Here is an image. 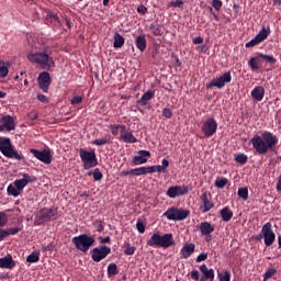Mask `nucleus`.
<instances>
[{"instance_id":"obj_51","label":"nucleus","mask_w":281,"mask_h":281,"mask_svg":"<svg viewBox=\"0 0 281 281\" xmlns=\"http://www.w3.org/2000/svg\"><path fill=\"white\" fill-rule=\"evenodd\" d=\"M69 103L71 105H78V104L82 103V97L81 95L71 97V100L69 101Z\"/></svg>"},{"instance_id":"obj_8","label":"nucleus","mask_w":281,"mask_h":281,"mask_svg":"<svg viewBox=\"0 0 281 281\" xmlns=\"http://www.w3.org/2000/svg\"><path fill=\"white\" fill-rule=\"evenodd\" d=\"M79 154L80 160L82 161V169L90 170L91 168L99 166V160L95 158V151L80 149Z\"/></svg>"},{"instance_id":"obj_47","label":"nucleus","mask_w":281,"mask_h":281,"mask_svg":"<svg viewBox=\"0 0 281 281\" xmlns=\"http://www.w3.org/2000/svg\"><path fill=\"white\" fill-rule=\"evenodd\" d=\"M109 143V139L106 138V136H104L101 139H95L92 142L93 146H104Z\"/></svg>"},{"instance_id":"obj_49","label":"nucleus","mask_w":281,"mask_h":281,"mask_svg":"<svg viewBox=\"0 0 281 281\" xmlns=\"http://www.w3.org/2000/svg\"><path fill=\"white\" fill-rule=\"evenodd\" d=\"M136 12L138 14H142V16L148 14V8H146L144 4H139L137 8H136Z\"/></svg>"},{"instance_id":"obj_7","label":"nucleus","mask_w":281,"mask_h":281,"mask_svg":"<svg viewBox=\"0 0 281 281\" xmlns=\"http://www.w3.org/2000/svg\"><path fill=\"white\" fill-rule=\"evenodd\" d=\"M277 59L272 55L258 54L255 57H251L249 60V65L251 69H260L263 65H274Z\"/></svg>"},{"instance_id":"obj_29","label":"nucleus","mask_w":281,"mask_h":281,"mask_svg":"<svg viewBox=\"0 0 281 281\" xmlns=\"http://www.w3.org/2000/svg\"><path fill=\"white\" fill-rule=\"evenodd\" d=\"M135 45L138 50L146 52V36L145 35H138L135 40Z\"/></svg>"},{"instance_id":"obj_31","label":"nucleus","mask_w":281,"mask_h":281,"mask_svg":"<svg viewBox=\"0 0 281 281\" xmlns=\"http://www.w3.org/2000/svg\"><path fill=\"white\" fill-rule=\"evenodd\" d=\"M121 140L125 144H136V136H133L131 132L121 133Z\"/></svg>"},{"instance_id":"obj_62","label":"nucleus","mask_w":281,"mask_h":281,"mask_svg":"<svg viewBox=\"0 0 281 281\" xmlns=\"http://www.w3.org/2000/svg\"><path fill=\"white\" fill-rule=\"evenodd\" d=\"M95 232L98 233L104 232V225L101 224V221H99V225L95 226Z\"/></svg>"},{"instance_id":"obj_18","label":"nucleus","mask_w":281,"mask_h":281,"mask_svg":"<svg viewBox=\"0 0 281 281\" xmlns=\"http://www.w3.org/2000/svg\"><path fill=\"white\" fill-rule=\"evenodd\" d=\"M147 158H149V151L139 150V156H134V158L131 159V164H134V166H140L147 164Z\"/></svg>"},{"instance_id":"obj_58","label":"nucleus","mask_w":281,"mask_h":281,"mask_svg":"<svg viewBox=\"0 0 281 281\" xmlns=\"http://www.w3.org/2000/svg\"><path fill=\"white\" fill-rule=\"evenodd\" d=\"M37 100L40 102H42V104H47L48 103V99L45 94H37Z\"/></svg>"},{"instance_id":"obj_6","label":"nucleus","mask_w":281,"mask_h":281,"mask_svg":"<svg viewBox=\"0 0 281 281\" xmlns=\"http://www.w3.org/2000/svg\"><path fill=\"white\" fill-rule=\"evenodd\" d=\"M94 243L95 238L86 234L77 237H71V244L75 245L77 251H82V254L88 252V250L90 249V247L93 246Z\"/></svg>"},{"instance_id":"obj_35","label":"nucleus","mask_w":281,"mask_h":281,"mask_svg":"<svg viewBox=\"0 0 281 281\" xmlns=\"http://www.w3.org/2000/svg\"><path fill=\"white\" fill-rule=\"evenodd\" d=\"M188 216H190V211L177 210V221L178 222L184 221L186 218H188Z\"/></svg>"},{"instance_id":"obj_2","label":"nucleus","mask_w":281,"mask_h":281,"mask_svg":"<svg viewBox=\"0 0 281 281\" xmlns=\"http://www.w3.org/2000/svg\"><path fill=\"white\" fill-rule=\"evenodd\" d=\"M27 58L30 63H35V65H38L41 69H45L46 71H49V69H52V67L55 65L54 58H52L49 54L45 52L34 53V50H32V53L27 55Z\"/></svg>"},{"instance_id":"obj_60","label":"nucleus","mask_w":281,"mask_h":281,"mask_svg":"<svg viewBox=\"0 0 281 281\" xmlns=\"http://www.w3.org/2000/svg\"><path fill=\"white\" fill-rule=\"evenodd\" d=\"M171 110H169L168 108H164V117L171 119Z\"/></svg>"},{"instance_id":"obj_9","label":"nucleus","mask_w":281,"mask_h":281,"mask_svg":"<svg viewBox=\"0 0 281 281\" xmlns=\"http://www.w3.org/2000/svg\"><path fill=\"white\" fill-rule=\"evenodd\" d=\"M271 227H272L271 223H266L265 225H262V228L260 229V234H257L261 238H265L266 247H271L274 241H279V236H276Z\"/></svg>"},{"instance_id":"obj_3","label":"nucleus","mask_w":281,"mask_h":281,"mask_svg":"<svg viewBox=\"0 0 281 281\" xmlns=\"http://www.w3.org/2000/svg\"><path fill=\"white\" fill-rule=\"evenodd\" d=\"M58 220V210L53 207H44L34 215V227L42 226L48 222Z\"/></svg>"},{"instance_id":"obj_37","label":"nucleus","mask_w":281,"mask_h":281,"mask_svg":"<svg viewBox=\"0 0 281 281\" xmlns=\"http://www.w3.org/2000/svg\"><path fill=\"white\" fill-rule=\"evenodd\" d=\"M229 183L226 178H217L214 180V187L217 189H225V186Z\"/></svg>"},{"instance_id":"obj_52","label":"nucleus","mask_w":281,"mask_h":281,"mask_svg":"<svg viewBox=\"0 0 281 281\" xmlns=\"http://www.w3.org/2000/svg\"><path fill=\"white\" fill-rule=\"evenodd\" d=\"M31 46L33 49H43V38L32 42Z\"/></svg>"},{"instance_id":"obj_11","label":"nucleus","mask_w":281,"mask_h":281,"mask_svg":"<svg viewBox=\"0 0 281 281\" xmlns=\"http://www.w3.org/2000/svg\"><path fill=\"white\" fill-rule=\"evenodd\" d=\"M231 80H232L231 71L225 72V74L221 75L220 77L212 79V81H209V83H206V89L207 90L223 89V88H225V85L231 83Z\"/></svg>"},{"instance_id":"obj_10","label":"nucleus","mask_w":281,"mask_h":281,"mask_svg":"<svg viewBox=\"0 0 281 281\" xmlns=\"http://www.w3.org/2000/svg\"><path fill=\"white\" fill-rule=\"evenodd\" d=\"M202 277L198 276V270L190 271V279L193 281H214V270L206 268V265H201L199 267Z\"/></svg>"},{"instance_id":"obj_36","label":"nucleus","mask_w":281,"mask_h":281,"mask_svg":"<svg viewBox=\"0 0 281 281\" xmlns=\"http://www.w3.org/2000/svg\"><path fill=\"white\" fill-rule=\"evenodd\" d=\"M276 276V268H268L266 273H262V281L271 280Z\"/></svg>"},{"instance_id":"obj_5","label":"nucleus","mask_w":281,"mask_h":281,"mask_svg":"<svg viewBox=\"0 0 281 281\" xmlns=\"http://www.w3.org/2000/svg\"><path fill=\"white\" fill-rule=\"evenodd\" d=\"M0 153L7 159H15L16 161L23 160V155L15 150V147H12L10 138L0 137Z\"/></svg>"},{"instance_id":"obj_28","label":"nucleus","mask_w":281,"mask_h":281,"mask_svg":"<svg viewBox=\"0 0 281 281\" xmlns=\"http://www.w3.org/2000/svg\"><path fill=\"white\" fill-rule=\"evenodd\" d=\"M220 217L223 218V222H231L233 218V211L229 207L225 206L223 210H220Z\"/></svg>"},{"instance_id":"obj_13","label":"nucleus","mask_w":281,"mask_h":281,"mask_svg":"<svg viewBox=\"0 0 281 281\" xmlns=\"http://www.w3.org/2000/svg\"><path fill=\"white\" fill-rule=\"evenodd\" d=\"M109 254H111V248L99 246L90 250V259H92L93 262H101V260H104Z\"/></svg>"},{"instance_id":"obj_43","label":"nucleus","mask_w":281,"mask_h":281,"mask_svg":"<svg viewBox=\"0 0 281 281\" xmlns=\"http://www.w3.org/2000/svg\"><path fill=\"white\" fill-rule=\"evenodd\" d=\"M135 252H136V247H133L130 244H125V250H123V254H125V256H133V254Z\"/></svg>"},{"instance_id":"obj_34","label":"nucleus","mask_w":281,"mask_h":281,"mask_svg":"<svg viewBox=\"0 0 281 281\" xmlns=\"http://www.w3.org/2000/svg\"><path fill=\"white\" fill-rule=\"evenodd\" d=\"M114 276H117V265L110 263V266H106V278H112Z\"/></svg>"},{"instance_id":"obj_24","label":"nucleus","mask_w":281,"mask_h":281,"mask_svg":"<svg viewBox=\"0 0 281 281\" xmlns=\"http://www.w3.org/2000/svg\"><path fill=\"white\" fill-rule=\"evenodd\" d=\"M250 95H252L255 101L260 102L262 101V97L266 95V89H263L261 86H257L255 89H252Z\"/></svg>"},{"instance_id":"obj_14","label":"nucleus","mask_w":281,"mask_h":281,"mask_svg":"<svg viewBox=\"0 0 281 281\" xmlns=\"http://www.w3.org/2000/svg\"><path fill=\"white\" fill-rule=\"evenodd\" d=\"M270 27L262 26L261 31L249 42L246 43V47H256V45H259V43H263L266 38H268V35L270 34Z\"/></svg>"},{"instance_id":"obj_63","label":"nucleus","mask_w":281,"mask_h":281,"mask_svg":"<svg viewBox=\"0 0 281 281\" xmlns=\"http://www.w3.org/2000/svg\"><path fill=\"white\" fill-rule=\"evenodd\" d=\"M277 191L281 192V172L279 173V178H278V181H277Z\"/></svg>"},{"instance_id":"obj_30","label":"nucleus","mask_w":281,"mask_h":281,"mask_svg":"<svg viewBox=\"0 0 281 281\" xmlns=\"http://www.w3.org/2000/svg\"><path fill=\"white\" fill-rule=\"evenodd\" d=\"M124 36H122L120 33L114 34V42H113V47L114 49H122L124 47Z\"/></svg>"},{"instance_id":"obj_50","label":"nucleus","mask_w":281,"mask_h":281,"mask_svg":"<svg viewBox=\"0 0 281 281\" xmlns=\"http://www.w3.org/2000/svg\"><path fill=\"white\" fill-rule=\"evenodd\" d=\"M166 195L173 199L177 198V187H171L166 191Z\"/></svg>"},{"instance_id":"obj_40","label":"nucleus","mask_w":281,"mask_h":281,"mask_svg":"<svg viewBox=\"0 0 281 281\" xmlns=\"http://www.w3.org/2000/svg\"><path fill=\"white\" fill-rule=\"evenodd\" d=\"M148 30H150L154 36H159L161 34V29L157 24H149Z\"/></svg>"},{"instance_id":"obj_27","label":"nucleus","mask_w":281,"mask_h":281,"mask_svg":"<svg viewBox=\"0 0 281 281\" xmlns=\"http://www.w3.org/2000/svg\"><path fill=\"white\" fill-rule=\"evenodd\" d=\"M199 231L201 232V235L206 236L214 233V227L209 222H204L200 224Z\"/></svg>"},{"instance_id":"obj_1","label":"nucleus","mask_w":281,"mask_h":281,"mask_svg":"<svg viewBox=\"0 0 281 281\" xmlns=\"http://www.w3.org/2000/svg\"><path fill=\"white\" fill-rule=\"evenodd\" d=\"M277 144H279V137L268 131L249 139V145H252V149H255L257 155L268 154L269 150H273Z\"/></svg>"},{"instance_id":"obj_25","label":"nucleus","mask_w":281,"mask_h":281,"mask_svg":"<svg viewBox=\"0 0 281 281\" xmlns=\"http://www.w3.org/2000/svg\"><path fill=\"white\" fill-rule=\"evenodd\" d=\"M194 251H195V245L187 244L182 247V250H179V254L182 255V258L188 259Z\"/></svg>"},{"instance_id":"obj_57","label":"nucleus","mask_w":281,"mask_h":281,"mask_svg":"<svg viewBox=\"0 0 281 281\" xmlns=\"http://www.w3.org/2000/svg\"><path fill=\"white\" fill-rule=\"evenodd\" d=\"M222 1L221 0H213L212 1V5L214 7V9L216 10V11H218L221 8H222Z\"/></svg>"},{"instance_id":"obj_12","label":"nucleus","mask_w":281,"mask_h":281,"mask_svg":"<svg viewBox=\"0 0 281 281\" xmlns=\"http://www.w3.org/2000/svg\"><path fill=\"white\" fill-rule=\"evenodd\" d=\"M29 153L34 156V159H37L40 162L45 164V166H48L53 162V155L49 154V149H29Z\"/></svg>"},{"instance_id":"obj_64","label":"nucleus","mask_w":281,"mask_h":281,"mask_svg":"<svg viewBox=\"0 0 281 281\" xmlns=\"http://www.w3.org/2000/svg\"><path fill=\"white\" fill-rule=\"evenodd\" d=\"M99 244H109V237H99Z\"/></svg>"},{"instance_id":"obj_32","label":"nucleus","mask_w":281,"mask_h":281,"mask_svg":"<svg viewBox=\"0 0 281 281\" xmlns=\"http://www.w3.org/2000/svg\"><path fill=\"white\" fill-rule=\"evenodd\" d=\"M164 216L169 221H177V207L171 206V209L166 210Z\"/></svg>"},{"instance_id":"obj_46","label":"nucleus","mask_w":281,"mask_h":281,"mask_svg":"<svg viewBox=\"0 0 281 281\" xmlns=\"http://www.w3.org/2000/svg\"><path fill=\"white\" fill-rule=\"evenodd\" d=\"M88 176H93V181H101L102 175L99 169H93V172H88Z\"/></svg>"},{"instance_id":"obj_26","label":"nucleus","mask_w":281,"mask_h":281,"mask_svg":"<svg viewBox=\"0 0 281 281\" xmlns=\"http://www.w3.org/2000/svg\"><path fill=\"white\" fill-rule=\"evenodd\" d=\"M154 97L155 93L151 90H147V92H145V94H142V98L138 101H136V104L147 106V102H149V100H153Z\"/></svg>"},{"instance_id":"obj_15","label":"nucleus","mask_w":281,"mask_h":281,"mask_svg":"<svg viewBox=\"0 0 281 281\" xmlns=\"http://www.w3.org/2000/svg\"><path fill=\"white\" fill-rule=\"evenodd\" d=\"M201 133H204L206 138L214 136L216 133V121L214 117H209L204 121V124L201 125Z\"/></svg>"},{"instance_id":"obj_53","label":"nucleus","mask_w":281,"mask_h":281,"mask_svg":"<svg viewBox=\"0 0 281 281\" xmlns=\"http://www.w3.org/2000/svg\"><path fill=\"white\" fill-rule=\"evenodd\" d=\"M136 232H139V234H144V223L142 220H136Z\"/></svg>"},{"instance_id":"obj_41","label":"nucleus","mask_w":281,"mask_h":281,"mask_svg":"<svg viewBox=\"0 0 281 281\" xmlns=\"http://www.w3.org/2000/svg\"><path fill=\"white\" fill-rule=\"evenodd\" d=\"M21 232V228L18 227H12V228H7V229H2L0 228V234L4 233L7 235H18V233Z\"/></svg>"},{"instance_id":"obj_22","label":"nucleus","mask_w":281,"mask_h":281,"mask_svg":"<svg viewBox=\"0 0 281 281\" xmlns=\"http://www.w3.org/2000/svg\"><path fill=\"white\" fill-rule=\"evenodd\" d=\"M12 268H15V261H12V256L0 258V269L11 270Z\"/></svg>"},{"instance_id":"obj_4","label":"nucleus","mask_w":281,"mask_h":281,"mask_svg":"<svg viewBox=\"0 0 281 281\" xmlns=\"http://www.w3.org/2000/svg\"><path fill=\"white\" fill-rule=\"evenodd\" d=\"M173 245V237L171 234H153L149 239H147V246L153 248H169Z\"/></svg>"},{"instance_id":"obj_45","label":"nucleus","mask_w":281,"mask_h":281,"mask_svg":"<svg viewBox=\"0 0 281 281\" xmlns=\"http://www.w3.org/2000/svg\"><path fill=\"white\" fill-rule=\"evenodd\" d=\"M217 279L220 281H231V272L225 271L224 273H217Z\"/></svg>"},{"instance_id":"obj_44","label":"nucleus","mask_w":281,"mask_h":281,"mask_svg":"<svg viewBox=\"0 0 281 281\" xmlns=\"http://www.w3.org/2000/svg\"><path fill=\"white\" fill-rule=\"evenodd\" d=\"M10 67H12V63L0 60V71H10Z\"/></svg>"},{"instance_id":"obj_38","label":"nucleus","mask_w":281,"mask_h":281,"mask_svg":"<svg viewBox=\"0 0 281 281\" xmlns=\"http://www.w3.org/2000/svg\"><path fill=\"white\" fill-rule=\"evenodd\" d=\"M237 195L239 199L246 201L249 199V190L246 188H238Z\"/></svg>"},{"instance_id":"obj_54","label":"nucleus","mask_w":281,"mask_h":281,"mask_svg":"<svg viewBox=\"0 0 281 281\" xmlns=\"http://www.w3.org/2000/svg\"><path fill=\"white\" fill-rule=\"evenodd\" d=\"M184 194H188V188L177 187V196H182Z\"/></svg>"},{"instance_id":"obj_23","label":"nucleus","mask_w":281,"mask_h":281,"mask_svg":"<svg viewBox=\"0 0 281 281\" xmlns=\"http://www.w3.org/2000/svg\"><path fill=\"white\" fill-rule=\"evenodd\" d=\"M127 172H131V176L139 177V176H146L149 173H154L156 171L153 169V167L151 168L139 167L136 169H131V171H127Z\"/></svg>"},{"instance_id":"obj_17","label":"nucleus","mask_w":281,"mask_h":281,"mask_svg":"<svg viewBox=\"0 0 281 281\" xmlns=\"http://www.w3.org/2000/svg\"><path fill=\"white\" fill-rule=\"evenodd\" d=\"M37 85L42 93H47V89L49 88V74H47V71L40 72Z\"/></svg>"},{"instance_id":"obj_48","label":"nucleus","mask_w":281,"mask_h":281,"mask_svg":"<svg viewBox=\"0 0 281 281\" xmlns=\"http://www.w3.org/2000/svg\"><path fill=\"white\" fill-rule=\"evenodd\" d=\"M110 130L121 131V134L131 133L128 131H125V125H110Z\"/></svg>"},{"instance_id":"obj_56","label":"nucleus","mask_w":281,"mask_h":281,"mask_svg":"<svg viewBox=\"0 0 281 281\" xmlns=\"http://www.w3.org/2000/svg\"><path fill=\"white\" fill-rule=\"evenodd\" d=\"M7 225V214L4 212H0V228Z\"/></svg>"},{"instance_id":"obj_55","label":"nucleus","mask_w":281,"mask_h":281,"mask_svg":"<svg viewBox=\"0 0 281 281\" xmlns=\"http://www.w3.org/2000/svg\"><path fill=\"white\" fill-rule=\"evenodd\" d=\"M145 168H153V170H155V172H164L166 170V168H168V166H149V167H145Z\"/></svg>"},{"instance_id":"obj_19","label":"nucleus","mask_w":281,"mask_h":281,"mask_svg":"<svg viewBox=\"0 0 281 281\" xmlns=\"http://www.w3.org/2000/svg\"><path fill=\"white\" fill-rule=\"evenodd\" d=\"M212 207H214V204L209 200L206 192L201 193V213H207L212 211Z\"/></svg>"},{"instance_id":"obj_21","label":"nucleus","mask_w":281,"mask_h":281,"mask_svg":"<svg viewBox=\"0 0 281 281\" xmlns=\"http://www.w3.org/2000/svg\"><path fill=\"white\" fill-rule=\"evenodd\" d=\"M29 183H31V177L29 176V173H23V179L20 180H15V182H12V188H16L18 190H23V188H25V186H29Z\"/></svg>"},{"instance_id":"obj_33","label":"nucleus","mask_w":281,"mask_h":281,"mask_svg":"<svg viewBox=\"0 0 281 281\" xmlns=\"http://www.w3.org/2000/svg\"><path fill=\"white\" fill-rule=\"evenodd\" d=\"M21 191H23V189H18L15 187H12V184L7 186V195H10L12 198H18V195L21 194Z\"/></svg>"},{"instance_id":"obj_20","label":"nucleus","mask_w":281,"mask_h":281,"mask_svg":"<svg viewBox=\"0 0 281 281\" xmlns=\"http://www.w3.org/2000/svg\"><path fill=\"white\" fill-rule=\"evenodd\" d=\"M53 24L54 30H56V25L61 26L63 22H60V19L58 18V14L54 12H48L46 14V25Z\"/></svg>"},{"instance_id":"obj_42","label":"nucleus","mask_w":281,"mask_h":281,"mask_svg":"<svg viewBox=\"0 0 281 281\" xmlns=\"http://www.w3.org/2000/svg\"><path fill=\"white\" fill-rule=\"evenodd\" d=\"M236 164L244 166L246 164V160H248V157H246V154H238L236 155Z\"/></svg>"},{"instance_id":"obj_39","label":"nucleus","mask_w":281,"mask_h":281,"mask_svg":"<svg viewBox=\"0 0 281 281\" xmlns=\"http://www.w3.org/2000/svg\"><path fill=\"white\" fill-rule=\"evenodd\" d=\"M26 262L36 263L40 262V252H32L26 257Z\"/></svg>"},{"instance_id":"obj_61","label":"nucleus","mask_w":281,"mask_h":281,"mask_svg":"<svg viewBox=\"0 0 281 281\" xmlns=\"http://www.w3.org/2000/svg\"><path fill=\"white\" fill-rule=\"evenodd\" d=\"M201 43H203V37L196 36V37L193 38V44L194 45H201Z\"/></svg>"},{"instance_id":"obj_59","label":"nucleus","mask_w":281,"mask_h":281,"mask_svg":"<svg viewBox=\"0 0 281 281\" xmlns=\"http://www.w3.org/2000/svg\"><path fill=\"white\" fill-rule=\"evenodd\" d=\"M207 259V255L206 254H201L199 255V257H195V262H203V261H206Z\"/></svg>"},{"instance_id":"obj_16","label":"nucleus","mask_w":281,"mask_h":281,"mask_svg":"<svg viewBox=\"0 0 281 281\" xmlns=\"http://www.w3.org/2000/svg\"><path fill=\"white\" fill-rule=\"evenodd\" d=\"M15 130V121L12 120V116L4 115L0 117V132H11Z\"/></svg>"}]
</instances>
